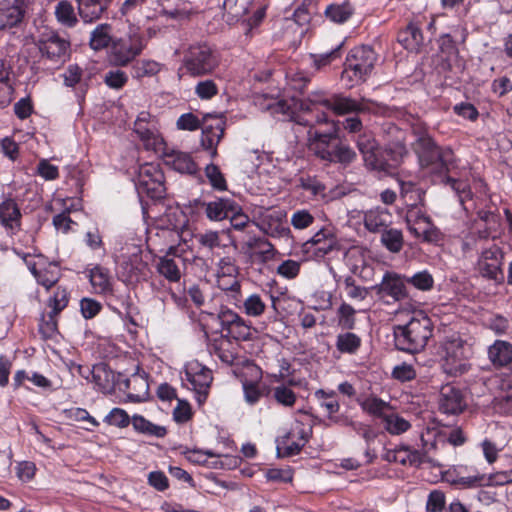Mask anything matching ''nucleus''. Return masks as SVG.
Segmentation results:
<instances>
[{"label": "nucleus", "mask_w": 512, "mask_h": 512, "mask_svg": "<svg viewBox=\"0 0 512 512\" xmlns=\"http://www.w3.org/2000/svg\"><path fill=\"white\" fill-rule=\"evenodd\" d=\"M243 391L245 400L253 405L259 401L262 396H268L270 394V388L268 386L263 385L260 387L255 382H244L243 383Z\"/></svg>", "instance_id": "c03bdc74"}, {"label": "nucleus", "mask_w": 512, "mask_h": 512, "mask_svg": "<svg viewBox=\"0 0 512 512\" xmlns=\"http://www.w3.org/2000/svg\"><path fill=\"white\" fill-rule=\"evenodd\" d=\"M92 378L101 390H108L111 388V373L108 371L105 364L101 363L93 366Z\"/></svg>", "instance_id": "3c124183"}, {"label": "nucleus", "mask_w": 512, "mask_h": 512, "mask_svg": "<svg viewBox=\"0 0 512 512\" xmlns=\"http://www.w3.org/2000/svg\"><path fill=\"white\" fill-rule=\"evenodd\" d=\"M196 241L203 247L210 250L221 246L220 233L218 231L208 230L195 235Z\"/></svg>", "instance_id": "680f3d73"}, {"label": "nucleus", "mask_w": 512, "mask_h": 512, "mask_svg": "<svg viewBox=\"0 0 512 512\" xmlns=\"http://www.w3.org/2000/svg\"><path fill=\"white\" fill-rule=\"evenodd\" d=\"M37 47L43 57L56 64L65 63L70 56V42L56 31L42 33Z\"/></svg>", "instance_id": "9b49d317"}, {"label": "nucleus", "mask_w": 512, "mask_h": 512, "mask_svg": "<svg viewBox=\"0 0 512 512\" xmlns=\"http://www.w3.org/2000/svg\"><path fill=\"white\" fill-rule=\"evenodd\" d=\"M54 14L56 17V20L62 25L67 28H73L75 27L79 19L77 17L78 12H75V9L72 5V3L68 0H61L59 1L54 9Z\"/></svg>", "instance_id": "cd10ccee"}, {"label": "nucleus", "mask_w": 512, "mask_h": 512, "mask_svg": "<svg viewBox=\"0 0 512 512\" xmlns=\"http://www.w3.org/2000/svg\"><path fill=\"white\" fill-rule=\"evenodd\" d=\"M410 232L417 238H420L424 229H429L428 226H433L431 218L421 211H417L407 218Z\"/></svg>", "instance_id": "a19ab883"}, {"label": "nucleus", "mask_w": 512, "mask_h": 512, "mask_svg": "<svg viewBox=\"0 0 512 512\" xmlns=\"http://www.w3.org/2000/svg\"><path fill=\"white\" fill-rule=\"evenodd\" d=\"M80 19L84 23L98 21L107 12L111 0H75Z\"/></svg>", "instance_id": "aec40b11"}, {"label": "nucleus", "mask_w": 512, "mask_h": 512, "mask_svg": "<svg viewBox=\"0 0 512 512\" xmlns=\"http://www.w3.org/2000/svg\"><path fill=\"white\" fill-rule=\"evenodd\" d=\"M226 338H232L237 341H247L251 339V326L247 324V322L240 317L239 320L232 325L231 329L225 334H223Z\"/></svg>", "instance_id": "49530a36"}, {"label": "nucleus", "mask_w": 512, "mask_h": 512, "mask_svg": "<svg viewBox=\"0 0 512 512\" xmlns=\"http://www.w3.org/2000/svg\"><path fill=\"white\" fill-rule=\"evenodd\" d=\"M273 399L280 405L292 407L297 399L295 392L285 385H279L270 389Z\"/></svg>", "instance_id": "a18cd8bd"}, {"label": "nucleus", "mask_w": 512, "mask_h": 512, "mask_svg": "<svg viewBox=\"0 0 512 512\" xmlns=\"http://www.w3.org/2000/svg\"><path fill=\"white\" fill-rule=\"evenodd\" d=\"M376 61L377 54L370 46L354 47L346 57L341 80L349 88L365 82L371 75Z\"/></svg>", "instance_id": "f03ea898"}, {"label": "nucleus", "mask_w": 512, "mask_h": 512, "mask_svg": "<svg viewBox=\"0 0 512 512\" xmlns=\"http://www.w3.org/2000/svg\"><path fill=\"white\" fill-rule=\"evenodd\" d=\"M29 0H0V33L16 34L26 24Z\"/></svg>", "instance_id": "0eeeda50"}, {"label": "nucleus", "mask_w": 512, "mask_h": 512, "mask_svg": "<svg viewBox=\"0 0 512 512\" xmlns=\"http://www.w3.org/2000/svg\"><path fill=\"white\" fill-rule=\"evenodd\" d=\"M423 34L420 27L409 23L407 27L398 34V42L407 50H417L423 43Z\"/></svg>", "instance_id": "bb28decb"}, {"label": "nucleus", "mask_w": 512, "mask_h": 512, "mask_svg": "<svg viewBox=\"0 0 512 512\" xmlns=\"http://www.w3.org/2000/svg\"><path fill=\"white\" fill-rule=\"evenodd\" d=\"M354 13V8L349 2H344L342 4H331L325 10V15L332 22L335 23H344L346 22Z\"/></svg>", "instance_id": "4c0bfd02"}, {"label": "nucleus", "mask_w": 512, "mask_h": 512, "mask_svg": "<svg viewBox=\"0 0 512 512\" xmlns=\"http://www.w3.org/2000/svg\"><path fill=\"white\" fill-rule=\"evenodd\" d=\"M243 308L246 315L251 317H258L264 313L266 304L260 295L251 294L244 300Z\"/></svg>", "instance_id": "09e8293b"}, {"label": "nucleus", "mask_w": 512, "mask_h": 512, "mask_svg": "<svg viewBox=\"0 0 512 512\" xmlns=\"http://www.w3.org/2000/svg\"><path fill=\"white\" fill-rule=\"evenodd\" d=\"M135 187L139 196L159 200L165 196L164 174L158 165L145 163L138 169Z\"/></svg>", "instance_id": "423d86ee"}, {"label": "nucleus", "mask_w": 512, "mask_h": 512, "mask_svg": "<svg viewBox=\"0 0 512 512\" xmlns=\"http://www.w3.org/2000/svg\"><path fill=\"white\" fill-rule=\"evenodd\" d=\"M383 423L386 431L392 435H400L408 431L411 427L409 421L395 413L385 416Z\"/></svg>", "instance_id": "ea45409f"}, {"label": "nucleus", "mask_w": 512, "mask_h": 512, "mask_svg": "<svg viewBox=\"0 0 512 512\" xmlns=\"http://www.w3.org/2000/svg\"><path fill=\"white\" fill-rule=\"evenodd\" d=\"M9 72H0V108L7 107L12 101L13 87L9 82Z\"/></svg>", "instance_id": "6e6d98bb"}, {"label": "nucleus", "mask_w": 512, "mask_h": 512, "mask_svg": "<svg viewBox=\"0 0 512 512\" xmlns=\"http://www.w3.org/2000/svg\"><path fill=\"white\" fill-rule=\"evenodd\" d=\"M33 276L38 284L49 290L59 281L61 274L56 264H49L39 271H33Z\"/></svg>", "instance_id": "72a5a7b5"}, {"label": "nucleus", "mask_w": 512, "mask_h": 512, "mask_svg": "<svg viewBox=\"0 0 512 512\" xmlns=\"http://www.w3.org/2000/svg\"><path fill=\"white\" fill-rule=\"evenodd\" d=\"M488 358L496 368L507 367L512 363V344L505 340H496L488 348Z\"/></svg>", "instance_id": "412c9836"}, {"label": "nucleus", "mask_w": 512, "mask_h": 512, "mask_svg": "<svg viewBox=\"0 0 512 512\" xmlns=\"http://www.w3.org/2000/svg\"><path fill=\"white\" fill-rule=\"evenodd\" d=\"M421 166L432 172L443 174L454 164V153L450 148L438 146L429 135L419 136L413 144Z\"/></svg>", "instance_id": "7ed1b4c3"}, {"label": "nucleus", "mask_w": 512, "mask_h": 512, "mask_svg": "<svg viewBox=\"0 0 512 512\" xmlns=\"http://www.w3.org/2000/svg\"><path fill=\"white\" fill-rule=\"evenodd\" d=\"M204 205L206 216L214 221L229 218L230 213L237 208V203L229 198H217Z\"/></svg>", "instance_id": "5701e85b"}, {"label": "nucleus", "mask_w": 512, "mask_h": 512, "mask_svg": "<svg viewBox=\"0 0 512 512\" xmlns=\"http://www.w3.org/2000/svg\"><path fill=\"white\" fill-rule=\"evenodd\" d=\"M134 132L146 143L147 146L152 145L155 147L162 141V139L148 127V124L141 125L139 123H134Z\"/></svg>", "instance_id": "bf43d9fd"}, {"label": "nucleus", "mask_w": 512, "mask_h": 512, "mask_svg": "<svg viewBox=\"0 0 512 512\" xmlns=\"http://www.w3.org/2000/svg\"><path fill=\"white\" fill-rule=\"evenodd\" d=\"M403 148L398 150L383 149L378 146L374 151L369 152L363 158L366 168L385 175H392L396 172L403 157Z\"/></svg>", "instance_id": "9d476101"}, {"label": "nucleus", "mask_w": 512, "mask_h": 512, "mask_svg": "<svg viewBox=\"0 0 512 512\" xmlns=\"http://www.w3.org/2000/svg\"><path fill=\"white\" fill-rule=\"evenodd\" d=\"M226 121L222 115L206 114L203 118L201 146L210 153L211 158L217 156V146L224 136Z\"/></svg>", "instance_id": "ddd939ff"}, {"label": "nucleus", "mask_w": 512, "mask_h": 512, "mask_svg": "<svg viewBox=\"0 0 512 512\" xmlns=\"http://www.w3.org/2000/svg\"><path fill=\"white\" fill-rule=\"evenodd\" d=\"M382 245L391 253H399L404 245L403 233L396 228H387L381 233Z\"/></svg>", "instance_id": "2f4dec72"}, {"label": "nucleus", "mask_w": 512, "mask_h": 512, "mask_svg": "<svg viewBox=\"0 0 512 512\" xmlns=\"http://www.w3.org/2000/svg\"><path fill=\"white\" fill-rule=\"evenodd\" d=\"M105 421L120 428L127 427L130 423V418L126 411L120 408H113L110 413L105 417Z\"/></svg>", "instance_id": "69168bd1"}, {"label": "nucleus", "mask_w": 512, "mask_h": 512, "mask_svg": "<svg viewBox=\"0 0 512 512\" xmlns=\"http://www.w3.org/2000/svg\"><path fill=\"white\" fill-rule=\"evenodd\" d=\"M89 280L95 293L112 295V282L108 269L99 265L95 266L89 271Z\"/></svg>", "instance_id": "b1692460"}, {"label": "nucleus", "mask_w": 512, "mask_h": 512, "mask_svg": "<svg viewBox=\"0 0 512 512\" xmlns=\"http://www.w3.org/2000/svg\"><path fill=\"white\" fill-rule=\"evenodd\" d=\"M467 407L463 391L453 384L443 385L439 391L438 409L447 415H458Z\"/></svg>", "instance_id": "2eb2a0df"}, {"label": "nucleus", "mask_w": 512, "mask_h": 512, "mask_svg": "<svg viewBox=\"0 0 512 512\" xmlns=\"http://www.w3.org/2000/svg\"><path fill=\"white\" fill-rule=\"evenodd\" d=\"M69 302V294L65 288L58 287L54 295L48 300V306L53 314L58 315Z\"/></svg>", "instance_id": "5fc2aeb1"}, {"label": "nucleus", "mask_w": 512, "mask_h": 512, "mask_svg": "<svg viewBox=\"0 0 512 512\" xmlns=\"http://www.w3.org/2000/svg\"><path fill=\"white\" fill-rule=\"evenodd\" d=\"M355 309L346 303L341 304L338 308V324L343 329L351 330L355 326Z\"/></svg>", "instance_id": "864d4df0"}, {"label": "nucleus", "mask_w": 512, "mask_h": 512, "mask_svg": "<svg viewBox=\"0 0 512 512\" xmlns=\"http://www.w3.org/2000/svg\"><path fill=\"white\" fill-rule=\"evenodd\" d=\"M315 217L307 210H297L291 216V224L295 229L302 230L311 226Z\"/></svg>", "instance_id": "e2e57ef3"}, {"label": "nucleus", "mask_w": 512, "mask_h": 512, "mask_svg": "<svg viewBox=\"0 0 512 512\" xmlns=\"http://www.w3.org/2000/svg\"><path fill=\"white\" fill-rule=\"evenodd\" d=\"M445 355L442 359L443 371L451 376H461L470 369L468 363L469 347L457 334L446 337L442 344Z\"/></svg>", "instance_id": "39448f33"}, {"label": "nucleus", "mask_w": 512, "mask_h": 512, "mask_svg": "<svg viewBox=\"0 0 512 512\" xmlns=\"http://www.w3.org/2000/svg\"><path fill=\"white\" fill-rule=\"evenodd\" d=\"M101 309V303L92 298H83L80 301V310L85 319L94 318Z\"/></svg>", "instance_id": "774afa93"}, {"label": "nucleus", "mask_w": 512, "mask_h": 512, "mask_svg": "<svg viewBox=\"0 0 512 512\" xmlns=\"http://www.w3.org/2000/svg\"><path fill=\"white\" fill-rule=\"evenodd\" d=\"M238 267L235 264L234 259L231 257H223L218 263V277H232L237 278Z\"/></svg>", "instance_id": "338daca9"}, {"label": "nucleus", "mask_w": 512, "mask_h": 512, "mask_svg": "<svg viewBox=\"0 0 512 512\" xmlns=\"http://www.w3.org/2000/svg\"><path fill=\"white\" fill-rule=\"evenodd\" d=\"M169 158L168 164L177 172L193 175L198 171L197 164L188 153L173 152Z\"/></svg>", "instance_id": "c756f323"}, {"label": "nucleus", "mask_w": 512, "mask_h": 512, "mask_svg": "<svg viewBox=\"0 0 512 512\" xmlns=\"http://www.w3.org/2000/svg\"><path fill=\"white\" fill-rule=\"evenodd\" d=\"M433 333V323L423 312L415 313L404 325L394 327L395 346L398 350L418 353L427 345Z\"/></svg>", "instance_id": "f257e3e1"}, {"label": "nucleus", "mask_w": 512, "mask_h": 512, "mask_svg": "<svg viewBox=\"0 0 512 512\" xmlns=\"http://www.w3.org/2000/svg\"><path fill=\"white\" fill-rule=\"evenodd\" d=\"M377 104L369 99H361L357 101L351 97L343 96L341 94L332 95L330 109L335 114L344 115L350 113L356 114H369L377 111Z\"/></svg>", "instance_id": "f3484780"}, {"label": "nucleus", "mask_w": 512, "mask_h": 512, "mask_svg": "<svg viewBox=\"0 0 512 512\" xmlns=\"http://www.w3.org/2000/svg\"><path fill=\"white\" fill-rule=\"evenodd\" d=\"M160 71V64L154 60H138L133 62L131 67V75L133 78L140 80L144 77H152Z\"/></svg>", "instance_id": "c9c22d12"}, {"label": "nucleus", "mask_w": 512, "mask_h": 512, "mask_svg": "<svg viewBox=\"0 0 512 512\" xmlns=\"http://www.w3.org/2000/svg\"><path fill=\"white\" fill-rule=\"evenodd\" d=\"M391 214L386 209L370 210L364 215V226L372 233H382L389 228Z\"/></svg>", "instance_id": "393cba45"}, {"label": "nucleus", "mask_w": 512, "mask_h": 512, "mask_svg": "<svg viewBox=\"0 0 512 512\" xmlns=\"http://www.w3.org/2000/svg\"><path fill=\"white\" fill-rule=\"evenodd\" d=\"M113 41L112 26L108 23L98 24L90 33L89 45L94 51L111 47Z\"/></svg>", "instance_id": "a878e982"}, {"label": "nucleus", "mask_w": 512, "mask_h": 512, "mask_svg": "<svg viewBox=\"0 0 512 512\" xmlns=\"http://www.w3.org/2000/svg\"><path fill=\"white\" fill-rule=\"evenodd\" d=\"M22 214L11 194L4 196L0 203V223L13 234L21 229Z\"/></svg>", "instance_id": "6ab92c4d"}, {"label": "nucleus", "mask_w": 512, "mask_h": 512, "mask_svg": "<svg viewBox=\"0 0 512 512\" xmlns=\"http://www.w3.org/2000/svg\"><path fill=\"white\" fill-rule=\"evenodd\" d=\"M127 81V74L119 69L109 70L104 75V83L111 89H121Z\"/></svg>", "instance_id": "4d7b16f0"}, {"label": "nucleus", "mask_w": 512, "mask_h": 512, "mask_svg": "<svg viewBox=\"0 0 512 512\" xmlns=\"http://www.w3.org/2000/svg\"><path fill=\"white\" fill-rule=\"evenodd\" d=\"M183 380H186L191 385L192 389L197 393V399L200 402L201 399H206L213 377L210 369L194 361L186 366L185 378Z\"/></svg>", "instance_id": "dca6fc26"}, {"label": "nucleus", "mask_w": 512, "mask_h": 512, "mask_svg": "<svg viewBox=\"0 0 512 512\" xmlns=\"http://www.w3.org/2000/svg\"><path fill=\"white\" fill-rule=\"evenodd\" d=\"M195 94L202 100H208L218 94V86L211 79L200 81L195 86Z\"/></svg>", "instance_id": "052dcab7"}, {"label": "nucleus", "mask_w": 512, "mask_h": 512, "mask_svg": "<svg viewBox=\"0 0 512 512\" xmlns=\"http://www.w3.org/2000/svg\"><path fill=\"white\" fill-rule=\"evenodd\" d=\"M504 253L497 245L484 249L478 257L476 270L479 275L496 284L505 280L503 271Z\"/></svg>", "instance_id": "1a4fd4ad"}, {"label": "nucleus", "mask_w": 512, "mask_h": 512, "mask_svg": "<svg viewBox=\"0 0 512 512\" xmlns=\"http://www.w3.org/2000/svg\"><path fill=\"white\" fill-rule=\"evenodd\" d=\"M338 138L336 131L321 133L315 131L311 134L309 150L319 159L328 162L337 144Z\"/></svg>", "instance_id": "a211bd4d"}, {"label": "nucleus", "mask_w": 512, "mask_h": 512, "mask_svg": "<svg viewBox=\"0 0 512 512\" xmlns=\"http://www.w3.org/2000/svg\"><path fill=\"white\" fill-rule=\"evenodd\" d=\"M361 346V338L352 332L340 333L336 338V348L345 354H355Z\"/></svg>", "instance_id": "e433bc0d"}, {"label": "nucleus", "mask_w": 512, "mask_h": 512, "mask_svg": "<svg viewBox=\"0 0 512 512\" xmlns=\"http://www.w3.org/2000/svg\"><path fill=\"white\" fill-rule=\"evenodd\" d=\"M343 44L344 42L339 43L328 52L320 54H310V58L313 61V66L317 70H319L322 67H325L332 63L333 61L339 59L341 57V49L343 47Z\"/></svg>", "instance_id": "79ce46f5"}, {"label": "nucleus", "mask_w": 512, "mask_h": 512, "mask_svg": "<svg viewBox=\"0 0 512 512\" xmlns=\"http://www.w3.org/2000/svg\"><path fill=\"white\" fill-rule=\"evenodd\" d=\"M340 249L341 245L336 235L328 228L319 229L302 244L303 253L318 259L324 258L333 251H340Z\"/></svg>", "instance_id": "f8f14e48"}, {"label": "nucleus", "mask_w": 512, "mask_h": 512, "mask_svg": "<svg viewBox=\"0 0 512 512\" xmlns=\"http://www.w3.org/2000/svg\"><path fill=\"white\" fill-rule=\"evenodd\" d=\"M144 48V39L139 35L116 39L110 47L109 61L116 67H126L133 63Z\"/></svg>", "instance_id": "6e6552de"}, {"label": "nucleus", "mask_w": 512, "mask_h": 512, "mask_svg": "<svg viewBox=\"0 0 512 512\" xmlns=\"http://www.w3.org/2000/svg\"><path fill=\"white\" fill-rule=\"evenodd\" d=\"M406 276H401L395 272L387 271L379 284L372 287L378 298L390 297L393 301H401L408 297L406 288Z\"/></svg>", "instance_id": "4468645a"}, {"label": "nucleus", "mask_w": 512, "mask_h": 512, "mask_svg": "<svg viewBox=\"0 0 512 512\" xmlns=\"http://www.w3.org/2000/svg\"><path fill=\"white\" fill-rule=\"evenodd\" d=\"M205 175L214 189L219 191L227 189L226 179L217 165L213 163L208 164L205 167Z\"/></svg>", "instance_id": "8fccbe9b"}, {"label": "nucleus", "mask_w": 512, "mask_h": 512, "mask_svg": "<svg viewBox=\"0 0 512 512\" xmlns=\"http://www.w3.org/2000/svg\"><path fill=\"white\" fill-rule=\"evenodd\" d=\"M244 247L250 256H256L263 262L271 259L276 252L268 239L260 236H249L244 242Z\"/></svg>", "instance_id": "4be33fe9"}, {"label": "nucleus", "mask_w": 512, "mask_h": 512, "mask_svg": "<svg viewBox=\"0 0 512 512\" xmlns=\"http://www.w3.org/2000/svg\"><path fill=\"white\" fill-rule=\"evenodd\" d=\"M332 97L328 98L324 91L312 92L307 100L301 101L300 109L303 111H312L313 106L321 105L326 109H330Z\"/></svg>", "instance_id": "de8ad7c7"}, {"label": "nucleus", "mask_w": 512, "mask_h": 512, "mask_svg": "<svg viewBox=\"0 0 512 512\" xmlns=\"http://www.w3.org/2000/svg\"><path fill=\"white\" fill-rule=\"evenodd\" d=\"M202 125L201 120L193 113L182 114L176 122V126L179 130L195 131Z\"/></svg>", "instance_id": "0e129e2a"}, {"label": "nucleus", "mask_w": 512, "mask_h": 512, "mask_svg": "<svg viewBox=\"0 0 512 512\" xmlns=\"http://www.w3.org/2000/svg\"><path fill=\"white\" fill-rule=\"evenodd\" d=\"M125 386L129 390L128 397L133 402H141L148 395L149 384L147 380L138 374L132 375L125 381Z\"/></svg>", "instance_id": "c85d7f7f"}, {"label": "nucleus", "mask_w": 512, "mask_h": 512, "mask_svg": "<svg viewBox=\"0 0 512 512\" xmlns=\"http://www.w3.org/2000/svg\"><path fill=\"white\" fill-rule=\"evenodd\" d=\"M56 314L49 312L48 315L42 317V321L39 324V331L42 336L46 339L53 338L58 330V321Z\"/></svg>", "instance_id": "13d9d810"}, {"label": "nucleus", "mask_w": 512, "mask_h": 512, "mask_svg": "<svg viewBox=\"0 0 512 512\" xmlns=\"http://www.w3.org/2000/svg\"><path fill=\"white\" fill-rule=\"evenodd\" d=\"M131 422L134 429L139 433L157 438H163L167 434L166 427L153 424L141 415H134Z\"/></svg>", "instance_id": "7c9ffc66"}, {"label": "nucleus", "mask_w": 512, "mask_h": 512, "mask_svg": "<svg viewBox=\"0 0 512 512\" xmlns=\"http://www.w3.org/2000/svg\"><path fill=\"white\" fill-rule=\"evenodd\" d=\"M183 67L192 77L212 74L220 64V55L207 43H196L188 47L183 56Z\"/></svg>", "instance_id": "20e7f679"}, {"label": "nucleus", "mask_w": 512, "mask_h": 512, "mask_svg": "<svg viewBox=\"0 0 512 512\" xmlns=\"http://www.w3.org/2000/svg\"><path fill=\"white\" fill-rule=\"evenodd\" d=\"M331 156V159H329L328 161L329 163L337 162L344 165H348L356 159L357 154L351 147L342 144L338 140Z\"/></svg>", "instance_id": "37998d69"}, {"label": "nucleus", "mask_w": 512, "mask_h": 512, "mask_svg": "<svg viewBox=\"0 0 512 512\" xmlns=\"http://www.w3.org/2000/svg\"><path fill=\"white\" fill-rule=\"evenodd\" d=\"M157 271L170 282H178L181 271L175 259L168 256L161 257L157 263Z\"/></svg>", "instance_id": "58836bf2"}, {"label": "nucleus", "mask_w": 512, "mask_h": 512, "mask_svg": "<svg viewBox=\"0 0 512 512\" xmlns=\"http://www.w3.org/2000/svg\"><path fill=\"white\" fill-rule=\"evenodd\" d=\"M315 397L319 403V406L325 410L328 419L332 418L334 414H337L340 409V404L336 399L335 391H325L319 389L315 392Z\"/></svg>", "instance_id": "473e14b6"}, {"label": "nucleus", "mask_w": 512, "mask_h": 512, "mask_svg": "<svg viewBox=\"0 0 512 512\" xmlns=\"http://www.w3.org/2000/svg\"><path fill=\"white\" fill-rule=\"evenodd\" d=\"M406 282L422 291L431 290L434 285L433 276L427 270L417 272L411 277H406Z\"/></svg>", "instance_id": "603ef678"}, {"label": "nucleus", "mask_w": 512, "mask_h": 512, "mask_svg": "<svg viewBox=\"0 0 512 512\" xmlns=\"http://www.w3.org/2000/svg\"><path fill=\"white\" fill-rule=\"evenodd\" d=\"M360 407L362 410L374 417L381 418L382 421L384 420V417L388 414L385 413V411L390 408V405L388 402L375 397L370 396L362 401H358Z\"/></svg>", "instance_id": "f704fd0d"}]
</instances>
